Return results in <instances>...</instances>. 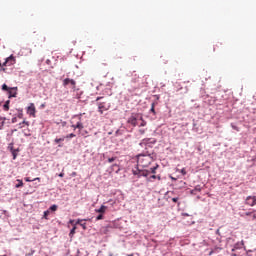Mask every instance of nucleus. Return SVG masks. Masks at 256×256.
Listing matches in <instances>:
<instances>
[{"instance_id": "nucleus-1", "label": "nucleus", "mask_w": 256, "mask_h": 256, "mask_svg": "<svg viewBox=\"0 0 256 256\" xmlns=\"http://www.w3.org/2000/svg\"><path fill=\"white\" fill-rule=\"evenodd\" d=\"M151 161L152 159L150 155H143V154L138 155L137 163L139 167H149V165H151Z\"/></svg>"}, {"instance_id": "nucleus-2", "label": "nucleus", "mask_w": 256, "mask_h": 256, "mask_svg": "<svg viewBox=\"0 0 256 256\" xmlns=\"http://www.w3.org/2000/svg\"><path fill=\"white\" fill-rule=\"evenodd\" d=\"M63 87H67V85H70L71 89L75 91L77 89V82L74 79L66 78L62 82Z\"/></svg>"}, {"instance_id": "nucleus-3", "label": "nucleus", "mask_w": 256, "mask_h": 256, "mask_svg": "<svg viewBox=\"0 0 256 256\" xmlns=\"http://www.w3.org/2000/svg\"><path fill=\"white\" fill-rule=\"evenodd\" d=\"M133 175H137L138 177H148L149 176V170H141L139 168L132 170Z\"/></svg>"}, {"instance_id": "nucleus-4", "label": "nucleus", "mask_w": 256, "mask_h": 256, "mask_svg": "<svg viewBox=\"0 0 256 256\" xmlns=\"http://www.w3.org/2000/svg\"><path fill=\"white\" fill-rule=\"evenodd\" d=\"M98 111L100 112L101 115H103L104 111H109V105L107 104V102H99Z\"/></svg>"}, {"instance_id": "nucleus-5", "label": "nucleus", "mask_w": 256, "mask_h": 256, "mask_svg": "<svg viewBox=\"0 0 256 256\" xmlns=\"http://www.w3.org/2000/svg\"><path fill=\"white\" fill-rule=\"evenodd\" d=\"M127 123L132 125V127H137V125H139V118L132 115L130 118H128Z\"/></svg>"}, {"instance_id": "nucleus-6", "label": "nucleus", "mask_w": 256, "mask_h": 256, "mask_svg": "<svg viewBox=\"0 0 256 256\" xmlns=\"http://www.w3.org/2000/svg\"><path fill=\"white\" fill-rule=\"evenodd\" d=\"M15 62V57L11 55L10 57L6 58L5 62L3 63V66L5 67L8 65L9 67H11V65H15Z\"/></svg>"}, {"instance_id": "nucleus-7", "label": "nucleus", "mask_w": 256, "mask_h": 256, "mask_svg": "<svg viewBox=\"0 0 256 256\" xmlns=\"http://www.w3.org/2000/svg\"><path fill=\"white\" fill-rule=\"evenodd\" d=\"M246 205H250V207H253L256 205V195L255 196H248L246 198Z\"/></svg>"}, {"instance_id": "nucleus-8", "label": "nucleus", "mask_w": 256, "mask_h": 256, "mask_svg": "<svg viewBox=\"0 0 256 256\" xmlns=\"http://www.w3.org/2000/svg\"><path fill=\"white\" fill-rule=\"evenodd\" d=\"M37 110L35 109V104L31 103L27 108L28 115H31L32 117H35V113Z\"/></svg>"}, {"instance_id": "nucleus-9", "label": "nucleus", "mask_w": 256, "mask_h": 256, "mask_svg": "<svg viewBox=\"0 0 256 256\" xmlns=\"http://www.w3.org/2000/svg\"><path fill=\"white\" fill-rule=\"evenodd\" d=\"M8 97L11 99L12 97H17V87H11L8 90Z\"/></svg>"}, {"instance_id": "nucleus-10", "label": "nucleus", "mask_w": 256, "mask_h": 256, "mask_svg": "<svg viewBox=\"0 0 256 256\" xmlns=\"http://www.w3.org/2000/svg\"><path fill=\"white\" fill-rule=\"evenodd\" d=\"M110 226H103L100 228V235H107L109 233Z\"/></svg>"}, {"instance_id": "nucleus-11", "label": "nucleus", "mask_w": 256, "mask_h": 256, "mask_svg": "<svg viewBox=\"0 0 256 256\" xmlns=\"http://www.w3.org/2000/svg\"><path fill=\"white\" fill-rule=\"evenodd\" d=\"M79 121L76 123V127L78 129V133H81V130L84 129V125L83 122L81 121V117L78 118Z\"/></svg>"}, {"instance_id": "nucleus-12", "label": "nucleus", "mask_w": 256, "mask_h": 256, "mask_svg": "<svg viewBox=\"0 0 256 256\" xmlns=\"http://www.w3.org/2000/svg\"><path fill=\"white\" fill-rule=\"evenodd\" d=\"M105 211H107V206L102 205L99 209H96L95 212L96 213H100L103 215V213H105Z\"/></svg>"}, {"instance_id": "nucleus-13", "label": "nucleus", "mask_w": 256, "mask_h": 256, "mask_svg": "<svg viewBox=\"0 0 256 256\" xmlns=\"http://www.w3.org/2000/svg\"><path fill=\"white\" fill-rule=\"evenodd\" d=\"M235 249H243V242L236 243L232 248V251H235Z\"/></svg>"}, {"instance_id": "nucleus-14", "label": "nucleus", "mask_w": 256, "mask_h": 256, "mask_svg": "<svg viewBox=\"0 0 256 256\" xmlns=\"http://www.w3.org/2000/svg\"><path fill=\"white\" fill-rule=\"evenodd\" d=\"M197 191L201 192V186L197 185L193 190H191V195H197Z\"/></svg>"}, {"instance_id": "nucleus-15", "label": "nucleus", "mask_w": 256, "mask_h": 256, "mask_svg": "<svg viewBox=\"0 0 256 256\" xmlns=\"http://www.w3.org/2000/svg\"><path fill=\"white\" fill-rule=\"evenodd\" d=\"M88 134L89 132L87 130H82L79 132V135H81V137H87Z\"/></svg>"}, {"instance_id": "nucleus-16", "label": "nucleus", "mask_w": 256, "mask_h": 256, "mask_svg": "<svg viewBox=\"0 0 256 256\" xmlns=\"http://www.w3.org/2000/svg\"><path fill=\"white\" fill-rule=\"evenodd\" d=\"M18 184H16V189H19L20 187H23V180H17Z\"/></svg>"}, {"instance_id": "nucleus-17", "label": "nucleus", "mask_w": 256, "mask_h": 256, "mask_svg": "<svg viewBox=\"0 0 256 256\" xmlns=\"http://www.w3.org/2000/svg\"><path fill=\"white\" fill-rule=\"evenodd\" d=\"M9 103H10V101L9 100H7L6 102H5V104H4V111H9Z\"/></svg>"}, {"instance_id": "nucleus-18", "label": "nucleus", "mask_w": 256, "mask_h": 256, "mask_svg": "<svg viewBox=\"0 0 256 256\" xmlns=\"http://www.w3.org/2000/svg\"><path fill=\"white\" fill-rule=\"evenodd\" d=\"M63 141H65V137L56 138V139L54 140V142H55L56 144H59V143H61V142H63Z\"/></svg>"}, {"instance_id": "nucleus-19", "label": "nucleus", "mask_w": 256, "mask_h": 256, "mask_svg": "<svg viewBox=\"0 0 256 256\" xmlns=\"http://www.w3.org/2000/svg\"><path fill=\"white\" fill-rule=\"evenodd\" d=\"M157 167H158V166H154V167L150 168V170H148L149 173H152L153 175H155V173H156V171H157Z\"/></svg>"}, {"instance_id": "nucleus-20", "label": "nucleus", "mask_w": 256, "mask_h": 256, "mask_svg": "<svg viewBox=\"0 0 256 256\" xmlns=\"http://www.w3.org/2000/svg\"><path fill=\"white\" fill-rule=\"evenodd\" d=\"M11 87H9V86H7V84H3L2 85V91H7V93L9 92V89H10Z\"/></svg>"}, {"instance_id": "nucleus-21", "label": "nucleus", "mask_w": 256, "mask_h": 256, "mask_svg": "<svg viewBox=\"0 0 256 256\" xmlns=\"http://www.w3.org/2000/svg\"><path fill=\"white\" fill-rule=\"evenodd\" d=\"M19 125H20V129H23V125H27V127H29V122L24 120Z\"/></svg>"}, {"instance_id": "nucleus-22", "label": "nucleus", "mask_w": 256, "mask_h": 256, "mask_svg": "<svg viewBox=\"0 0 256 256\" xmlns=\"http://www.w3.org/2000/svg\"><path fill=\"white\" fill-rule=\"evenodd\" d=\"M139 121H142L140 127H145V125H147V122L143 120V118H139Z\"/></svg>"}, {"instance_id": "nucleus-23", "label": "nucleus", "mask_w": 256, "mask_h": 256, "mask_svg": "<svg viewBox=\"0 0 256 256\" xmlns=\"http://www.w3.org/2000/svg\"><path fill=\"white\" fill-rule=\"evenodd\" d=\"M58 209V206L56 204L52 205L50 208H49V211H57Z\"/></svg>"}, {"instance_id": "nucleus-24", "label": "nucleus", "mask_w": 256, "mask_h": 256, "mask_svg": "<svg viewBox=\"0 0 256 256\" xmlns=\"http://www.w3.org/2000/svg\"><path fill=\"white\" fill-rule=\"evenodd\" d=\"M250 217H251L250 218L251 221H256V212H252Z\"/></svg>"}, {"instance_id": "nucleus-25", "label": "nucleus", "mask_w": 256, "mask_h": 256, "mask_svg": "<svg viewBox=\"0 0 256 256\" xmlns=\"http://www.w3.org/2000/svg\"><path fill=\"white\" fill-rule=\"evenodd\" d=\"M151 113H153L155 115V103L151 104V109H150Z\"/></svg>"}, {"instance_id": "nucleus-26", "label": "nucleus", "mask_w": 256, "mask_h": 256, "mask_svg": "<svg viewBox=\"0 0 256 256\" xmlns=\"http://www.w3.org/2000/svg\"><path fill=\"white\" fill-rule=\"evenodd\" d=\"M73 137H76V135L71 133L66 136V139H73Z\"/></svg>"}, {"instance_id": "nucleus-27", "label": "nucleus", "mask_w": 256, "mask_h": 256, "mask_svg": "<svg viewBox=\"0 0 256 256\" xmlns=\"http://www.w3.org/2000/svg\"><path fill=\"white\" fill-rule=\"evenodd\" d=\"M77 230V227H73L70 231V235H75V231Z\"/></svg>"}, {"instance_id": "nucleus-28", "label": "nucleus", "mask_w": 256, "mask_h": 256, "mask_svg": "<svg viewBox=\"0 0 256 256\" xmlns=\"http://www.w3.org/2000/svg\"><path fill=\"white\" fill-rule=\"evenodd\" d=\"M49 213H50L49 210H46V211L44 212V219H47V217H49Z\"/></svg>"}, {"instance_id": "nucleus-29", "label": "nucleus", "mask_w": 256, "mask_h": 256, "mask_svg": "<svg viewBox=\"0 0 256 256\" xmlns=\"http://www.w3.org/2000/svg\"><path fill=\"white\" fill-rule=\"evenodd\" d=\"M13 159H17V151L13 150L12 151Z\"/></svg>"}, {"instance_id": "nucleus-30", "label": "nucleus", "mask_w": 256, "mask_h": 256, "mask_svg": "<svg viewBox=\"0 0 256 256\" xmlns=\"http://www.w3.org/2000/svg\"><path fill=\"white\" fill-rule=\"evenodd\" d=\"M180 173H181L182 175H187V170H185V168H182V169L180 170Z\"/></svg>"}, {"instance_id": "nucleus-31", "label": "nucleus", "mask_w": 256, "mask_h": 256, "mask_svg": "<svg viewBox=\"0 0 256 256\" xmlns=\"http://www.w3.org/2000/svg\"><path fill=\"white\" fill-rule=\"evenodd\" d=\"M103 219V214H100L96 217V221H101Z\"/></svg>"}, {"instance_id": "nucleus-32", "label": "nucleus", "mask_w": 256, "mask_h": 256, "mask_svg": "<svg viewBox=\"0 0 256 256\" xmlns=\"http://www.w3.org/2000/svg\"><path fill=\"white\" fill-rule=\"evenodd\" d=\"M115 159H117V157H112L108 159V163H113V161H115Z\"/></svg>"}, {"instance_id": "nucleus-33", "label": "nucleus", "mask_w": 256, "mask_h": 256, "mask_svg": "<svg viewBox=\"0 0 256 256\" xmlns=\"http://www.w3.org/2000/svg\"><path fill=\"white\" fill-rule=\"evenodd\" d=\"M80 226L82 227V229H84V231L87 229V224L86 223H82V224H80Z\"/></svg>"}, {"instance_id": "nucleus-34", "label": "nucleus", "mask_w": 256, "mask_h": 256, "mask_svg": "<svg viewBox=\"0 0 256 256\" xmlns=\"http://www.w3.org/2000/svg\"><path fill=\"white\" fill-rule=\"evenodd\" d=\"M139 133H140V135H145V129H140Z\"/></svg>"}, {"instance_id": "nucleus-35", "label": "nucleus", "mask_w": 256, "mask_h": 256, "mask_svg": "<svg viewBox=\"0 0 256 256\" xmlns=\"http://www.w3.org/2000/svg\"><path fill=\"white\" fill-rule=\"evenodd\" d=\"M172 201H173V203H177V201H179V198L178 197H174V198H172Z\"/></svg>"}, {"instance_id": "nucleus-36", "label": "nucleus", "mask_w": 256, "mask_h": 256, "mask_svg": "<svg viewBox=\"0 0 256 256\" xmlns=\"http://www.w3.org/2000/svg\"><path fill=\"white\" fill-rule=\"evenodd\" d=\"M25 181H26L27 183H31V181H33V180H31V178H29V177H26V178H25Z\"/></svg>"}, {"instance_id": "nucleus-37", "label": "nucleus", "mask_w": 256, "mask_h": 256, "mask_svg": "<svg viewBox=\"0 0 256 256\" xmlns=\"http://www.w3.org/2000/svg\"><path fill=\"white\" fill-rule=\"evenodd\" d=\"M72 129H74V131L77 129V124H72L71 125Z\"/></svg>"}, {"instance_id": "nucleus-38", "label": "nucleus", "mask_w": 256, "mask_h": 256, "mask_svg": "<svg viewBox=\"0 0 256 256\" xmlns=\"http://www.w3.org/2000/svg\"><path fill=\"white\" fill-rule=\"evenodd\" d=\"M247 217H251L253 215V212H246Z\"/></svg>"}, {"instance_id": "nucleus-39", "label": "nucleus", "mask_w": 256, "mask_h": 256, "mask_svg": "<svg viewBox=\"0 0 256 256\" xmlns=\"http://www.w3.org/2000/svg\"><path fill=\"white\" fill-rule=\"evenodd\" d=\"M33 181H38V182H41V178L37 177V178H34L32 179Z\"/></svg>"}, {"instance_id": "nucleus-40", "label": "nucleus", "mask_w": 256, "mask_h": 256, "mask_svg": "<svg viewBox=\"0 0 256 256\" xmlns=\"http://www.w3.org/2000/svg\"><path fill=\"white\" fill-rule=\"evenodd\" d=\"M82 221H83V220L78 219L77 222H76V224H77V225H81V224H82V223H81Z\"/></svg>"}, {"instance_id": "nucleus-41", "label": "nucleus", "mask_w": 256, "mask_h": 256, "mask_svg": "<svg viewBox=\"0 0 256 256\" xmlns=\"http://www.w3.org/2000/svg\"><path fill=\"white\" fill-rule=\"evenodd\" d=\"M1 120H2L1 125L4 126L5 125V118H2Z\"/></svg>"}, {"instance_id": "nucleus-42", "label": "nucleus", "mask_w": 256, "mask_h": 256, "mask_svg": "<svg viewBox=\"0 0 256 256\" xmlns=\"http://www.w3.org/2000/svg\"><path fill=\"white\" fill-rule=\"evenodd\" d=\"M59 177H65V173L61 172V173L59 174Z\"/></svg>"}, {"instance_id": "nucleus-43", "label": "nucleus", "mask_w": 256, "mask_h": 256, "mask_svg": "<svg viewBox=\"0 0 256 256\" xmlns=\"http://www.w3.org/2000/svg\"><path fill=\"white\" fill-rule=\"evenodd\" d=\"M150 179H157V176H156V175H152V176L150 177Z\"/></svg>"}, {"instance_id": "nucleus-44", "label": "nucleus", "mask_w": 256, "mask_h": 256, "mask_svg": "<svg viewBox=\"0 0 256 256\" xmlns=\"http://www.w3.org/2000/svg\"><path fill=\"white\" fill-rule=\"evenodd\" d=\"M101 99H103V97H97L96 101H101Z\"/></svg>"}, {"instance_id": "nucleus-45", "label": "nucleus", "mask_w": 256, "mask_h": 256, "mask_svg": "<svg viewBox=\"0 0 256 256\" xmlns=\"http://www.w3.org/2000/svg\"><path fill=\"white\" fill-rule=\"evenodd\" d=\"M230 242H231V239H228V240H227V245H229Z\"/></svg>"}, {"instance_id": "nucleus-46", "label": "nucleus", "mask_w": 256, "mask_h": 256, "mask_svg": "<svg viewBox=\"0 0 256 256\" xmlns=\"http://www.w3.org/2000/svg\"><path fill=\"white\" fill-rule=\"evenodd\" d=\"M72 175H73V177H75V175H77V172H73Z\"/></svg>"}, {"instance_id": "nucleus-47", "label": "nucleus", "mask_w": 256, "mask_h": 256, "mask_svg": "<svg viewBox=\"0 0 256 256\" xmlns=\"http://www.w3.org/2000/svg\"><path fill=\"white\" fill-rule=\"evenodd\" d=\"M127 256H133V254H128Z\"/></svg>"}, {"instance_id": "nucleus-48", "label": "nucleus", "mask_w": 256, "mask_h": 256, "mask_svg": "<svg viewBox=\"0 0 256 256\" xmlns=\"http://www.w3.org/2000/svg\"><path fill=\"white\" fill-rule=\"evenodd\" d=\"M70 223H73V220H70Z\"/></svg>"}]
</instances>
